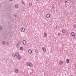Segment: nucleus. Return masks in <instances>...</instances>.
<instances>
[{"instance_id": "f257e3e1", "label": "nucleus", "mask_w": 76, "mask_h": 76, "mask_svg": "<svg viewBox=\"0 0 76 76\" xmlns=\"http://www.w3.org/2000/svg\"><path fill=\"white\" fill-rule=\"evenodd\" d=\"M20 31L21 32H24L25 31V28L23 27H22L21 28Z\"/></svg>"}, {"instance_id": "f03ea898", "label": "nucleus", "mask_w": 76, "mask_h": 76, "mask_svg": "<svg viewBox=\"0 0 76 76\" xmlns=\"http://www.w3.org/2000/svg\"><path fill=\"white\" fill-rule=\"evenodd\" d=\"M42 50L43 52H44V53H45V52H46V49L45 47H42Z\"/></svg>"}, {"instance_id": "7ed1b4c3", "label": "nucleus", "mask_w": 76, "mask_h": 76, "mask_svg": "<svg viewBox=\"0 0 76 76\" xmlns=\"http://www.w3.org/2000/svg\"><path fill=\"white\" fill-rule=\"evenodd\" d=\"M29 66L30 67H33V64H32V63L31 62H29Z\"/></svg>"}, {"instance_id": "20e7f679", "label": "nucleus", "mask_w": 76, "mask_h": 76, "mask_svg": "<svg viewBox=\"0 0 76 76\" xmlns=\"http://www.w3.org/2000/svg\"><path fill=\"white\" fill-rule=\"evenodd\" d=\"M17 58L18 60H20V59L22 58V56L19 55L18 56H17Z\"/></svg>"}, {"instance_id": "39448f33", "label": "nucleus", "mask_w": 76, "mask_h": 76, "mask_svg": "<svg viewBox=\"0 0 76 76\" xmlns=\"http://www.w3.org/2000/svg\"><path fill=\"white\" fill-rule=\"evenodd\" d=\"M59 64L60 65H62L63 64V61H61L59 62Z\"/></svg>"}, {"instance_id": "423d86ee", "label": "nucleus", "mask_w": 76, "mask_h": 76, "mask_svg": "<svg viewBox=\"0 0 76 76\" xmlns=\"http://www.w3.org/2000/svg\"><path fill=\"white\" fill-rule=\"evenodd\" d=\"M46 18H48V19H49V18H50V15L48 14H47L46 15Z\"/></svg>"}, {"instance_id": "0eeeda50", "label": "nucleus", "mask_w": 76, "mask_h": 76, "mask_svg": "<svg viewBox=\"0 0 76 76\" xmlns=\"http://www.w3.org/2000/svg\"><path fill=\"white\" fill-rule=\"evenodd\" d=\"M15 73H19V70L18 69H15Z\"/></svg>"}, {"instance_id": "6e6552de", "label": "nucleus", "mask_w": 76, "mask_h": 76, "mask_svg": "<svg viewBox=\"0 0 76 76\" xmlns=\"http://www.w3.org/2000/svg\"><path fill=\"white\" fill-rule=\"evenodd\" d=\"M16 56V57H18L19 56V53L18 52H16L15 53Z\"/></svg>"}, {"instance_id": "1a4fd4ad", "label": "nucleus", "mask_w": 76, "mask_h": 76, "mask_svg": "<svg viewBox=\"0 0 76 76\" xmlns=\"http://www.w3.org/2000/svg\"><path fill=\"white\" fill-rule=\"evenodd\" d=\"M23 44L24 45H26V41L25 40H24L23 41Z\"/></svg>"}, {"instance_id": "9d476101", "label": "nucleus", "mask_w": 76, "mask_h": 76, "mask_svg": "<svg viewBox=\"0 0 76 76\" xmlns=\"http://www.w3.org/2000/svg\"><path fill=\"white\" fill-rule=\"evenodd\" d=\"M62 32L63 33H64V34H65L66 31V30H65V29H63L62 30Z\"/></svg>"}, {"instance_id": "9b49d317", "label": "nucleus", "mask_w": 76, "mask_h": 76, "mask_svg": "<svg viewBox=\"0 0 76 76\" xmlns=\"http://www.w3.org/2000/svg\"><path fill=\"white\" fill-rule=\"evenodd\" d=\"M28 52L29 54H31L32 53V50L30 49L28 50Z\"/></svg>"}, {"instance_id": "f8f14e48", "label": "nucleus", "mask_w": 76, "mask_h": 76, "mask_svg": "<svg viewBox=\"0 0 76 76\" xmlns=\"http://www.w3.org/2000/svg\"><path fill=\"white\" fill-rule=\"evenodd\" d=\"M71 35L72 36L74 37L75 36V33L73 32H72L71 33Z\"/></svg>"}, {"instance_id": "ddd939ff", "label": "nucleus", "mask_w": 76, "mask_h": 76, "mask_svg": "<svg viewBox=\"0 0 76 76\" xmlns=\"http://www.w3.org/2000/svg\"><path fill=\"white\" fill-rule=\"evenodd\" d=\"M12 56L13 57H15L16 56V53H13L12 54Z\"/></svg>"}, {"instance_id": "4468645a", "label": "nucleus", "mask_w": 76, "mask_h": 76, "mask_svg": "<svg viewBox=\"0 0 76 76\" xmlns=\"http://www.w3.org/2000/svg\"><path fill=\"white\" fill-rule=\"evenodd\" d=\"M15 6L16 9H18V5H17V4H15Z\"/></svg>"}, {"instance_id": "2eb2a0df", "label": "nucleus", "mask_w": 76, "mask_h": 76, "mask_svg": "<svg viewBox=\"0 0 76 76\" xmlns=\"http://www.w3.org/2000/svg\"><path fill=\"white\" fill-rule=\"evenodd\" d=\"M69 63V59H66V63L68 64Z\"/></svg>"}, {"instance_id": "dca6fc26", "label": "nucleus", "mask_w": 76, "mask_h": 76, "mask_svg": "<svg viewBox=\"0 0 76 76\" xmlns=\"http://www.w3.org/2000/svg\"><path fill=\"white\" fill-rule=\"evenodd\" d=\"M28 5H29V6L31 7V6H32V3H29L28 4Z\"/></svg>"}, {"instance_id": "f3484780", "label": "nucleus", "mask_w": 76, "mask_h": 76, "mask_svg": "<svg viewBox=\"0 0 76 76\" xmlns=\"http://www.w3.org/2000/svg\"><path fill=\"white\" fill-rule=\"evenodd\" d=\"M20 50H21L22 51L23 50V47H21L20 48Z\"/></svg>"}, {"instance_id": "a211bd4d", "label": "nucleus", "mask_w": 76, "mask_h": 76, "mask_svg": "<svg viewBox=\"0 0 76 76\" xmlns=\"http://www.w3.org/2000/svg\"><path fill=\"white\" fill-rule=\"evenodd\" d=\"M38 50L36 49L35 50V53L36 54H37L38 53Z\"/></svg>"}, {"instance_id": "6ab92c4d", "label": "nucleus", "mask_w": 76, "mask_h": 76, "mask_svg": "<svg viewBox=\"0 0 76 76\" xmlns=\"http://www.w3.org/2000/svg\"><path fill=\"white\" fill-rule=\"evenodd\" d=\"M44 35H45V37H47V34H46V33H44Z\"/></svg>"}, {"instance_id": "aec40b11", "label": "nucleus", "mask_w": 76, "mask_h": 76, "mask_svg": "<svg viewBox=\"0 0 76 76\" xmlns=\"http://www.w3.org/2000/svg\"><path fill=\"white\" fill-rule=\"evenodd\" d=\"M74 28H76V25L75 24L73 25Z\"/></svg>"}, {"instance_id": "412c9836", "label": "nucleus", "mask_w": 76, "mask_h": 76, "mask_svg": "<svg viewBox=\"0 0 76 76\" xmlns=\"http://www.w3.org/2000/svg\"><path fill=\"white\" fill-rule=\"evenodd\" d=\"M16 46L17 48L19 47V45L18 44H17Z\"/></svg>"}, {"instance_id": "4be33fe9", "label": "nucleus", "mask_w": 76, "mask_h": 76, "mask_svg": "<svg viewBox=\"0 0 76 76\" xmlns=\"http://www.w3.org/2000/svg\"><path fill=\"white\" fill-rule=\"evenodd\" d=\"M2 44L3 45H4V44H5V42L3 41L2 42Z\"/></svg>"}, {"instance_id": "5701e85b", "label": "nucleus", "mask_w": 76, "mask_h": 76, "mask_svg": "<svg viewBox=\"0 0 76 76\" xmlns=\"http://www.w3.org/2000/svg\"><path fill=\"white\" fill-rule=\"evenodd\" d=\"M2 30V27H0V31Z\"/></svg>"}, {"instance_id": "b1692460", "label": "nucleus", "mask_w": 76, "mask_h": 76, "mask_svg": "<svg viewBox=\"0 0 76 76\" xmlns=\"http://www.w3.org/2000/svg\"><path fill=\"white\" fill-rule=\"evenodd\" d=\"M74 39H76V36H74Z\"/></svg>"}, {"instance_id": "393cba45", "label": "nucleus", "mask_w": 76, "mask_h": 76, "mask_svg": "<svg viewBox=\"0 0 76 76\" xmlns=\"http://www.w3.org/2000/svg\"><path fill=\"white\" fill-rule=\"evenodd\" d=\"M22 3L23 4H25V2L23 1L22 2Z\"/></svg>"}, {"instance_id": "a878e982", "label": "nucleus", "mask_w": 76, "mask_h": 76, "mask_svg": "<svg viewBox=\"0 0 76 76\" xmlns=\"http://www.w3.org/2000/svg\"><path fill=\"white\" fill-rule=\"evenodd\" d=\"M60 35H61V34H60V33H58V36H60Z\"/></svg>"}, {"instance_id": "bb28decb", "label": "nucleus", "mask_w": 76, "mask_h": 76, "mask_svg": "<svg viewBox=\"0 0 76 76\" xmlns=\"http://www.w3.org/2000/svg\"><path fill=\"white\" fill-rule=\"evenodd\" d=\"M65 3H67V1H65Z\"/></svg>"}, {"instance_id": "cd10ccee", "label": "nucleus", "mask_w": 76, "mask_h": 76, "mask_svg": "<svg viewBox=\"0 0 76 76\" xmlns=\"http://www.w3.org/2000/svg\"><path fill=\"white\" fill-rule=\"evenodd\" d=\"M37 1H39V0H37Z\"/></svg>"}, {"instance_id": "c85d7f7f", "label": "nucleus", "mask_w": 76, "mask_h": 76, "mask_svg": "<svg viewBox=\"0 0 76 76\" xmlns=\"http://www.w3.org/2000/svg\"><path fill=\"white\" fill-rule=\"evenodd\" d=\"M10 1H13V0H9Z\"/></svg>"}, {"instance_id": "c756f323", "label": "nucleus", "mask_w": 76, "mask_h": 76, "mask_svg": "<svg viewBox=\"0 0 76 76\" xmlns=\"http://www.w3.org/2000/svg\"><path fill=\"white\" fill-rule=\"evenodd\" d=\"M7 43H8V44H9V43L8 42H7Z\"/></svg>"}]
</instances>
